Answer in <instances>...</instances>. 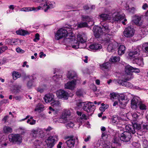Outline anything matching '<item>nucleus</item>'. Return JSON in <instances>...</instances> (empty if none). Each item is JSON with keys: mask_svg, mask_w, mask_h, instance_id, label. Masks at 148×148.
<instances>
[{"mask_svg": "<svg viewBox=\"0 0 148 148\" xmlns=\"http://www.w3.org/2000/svg\"><path fill=\"white\" fill-rule=\"evenodd\" d=\"M68 34V31L65 28H61L57 31L55 35V39L56 40H58L64 38V39L67 36Z\"/></svg>", "mask_w": 148, "mask_h": 148, "instance_id": "4", "label": "nucleus"}, {"mask_svg": "<svg viewBox=\"0 0 148 148\" xmlns=\"http://www.w3.org/2000/svg\"><path fill=\"white\" fill-rule=\"evenodd\" d=\"M133 67L129 65H126L125 68V73H132L131 72H133Z\"/></svg>", "mask_w": 148, "mask_h": 148, "instance_id": "32", "label": "nucleus"}, {"mask_svg": "<svg viewBox=\"0 0 148 148\" xmlns=\"http://www.w3.org/2000/svg\"><path fill=\"white\" fill-rule=\"evenodd\" d=\"M131 137V134L130 133L127 131H124L121 134L120 138L121 140L125 142H128L130 141Z\"/></svg>", "mask_w": 148, "mask_h": 148, "instance_id": "19", "label": "nucleus"}, {"mask_svg": "<svg viewBox=\"0 0 148 148\" xmlns=\"http://www.w3.org/2000/svg\"><path fill=\"white\" fill-rule=\"evenodd\" d=\"M133 72H134L135 73H138L140 72V70L134 67L133 70Z\"/></svg>", "mask_w": 148, "mask_h": 148, "instance_id": "61", "label": "nucleus"}, {"mask_svg": "<svg viewBox=\"0 0 148 148\" xmlns=\"http://www.w3.org/2000/svg\"><path fill=\"white\" fill-rule=\"evenodd\" d=\"M87 26V23L86 22L79 23H78L76 25L73 27V28L75 29H77L78 28L86 27Z\"/></svg>", "mask_w": 148, "mask_h": 148, "instance_id": "25", "label": "nucleus"}, {"mask_svg": "<svg viewBox=\"0 0 148 148\" xmlns=\"http://www.w3.org/2000/svg\"><path fill=\"white\" fill-rule=\"evenodd\" d=\"M140 51L139 49H137L135 51H132L129 53V58L130 59L137 58V57L140 54Z\"/></svg>", "mask_w": 148, "mask_h": 148, "instance_id": "22", "label": "nucleus"}, {"mask_svg": "<svg viewBox=\"0 0 148 148\" xmlns=\"http://www.w3.org/2000/svg\"><path fill=\"white\" fill-rule=\"evenodd\" d=\"M82 20L83 21H87L89 22L92 20V19L91 18L86 16H82Z\"/></svg>", "mask_w": 148, "mask_h": 148, "instance_id": "41", "label": "nucleus"}, {"mask_svg": "<svg viewBox=\"0 0 148 148\" xmlns=\"http://www.w3.org/2000/svg\"><path fill=\"white\" fill-rule=\"evenodd\" d=\"M143 58L141 57L136 58L135 60V62L139 66H143L144 65Z\"/></svg>", "mask_w": 148, "mask_h": 148, "instance_id": "29", "label": "nucleus"}, {"mask_svg": "<svg viewBox=\"0 0 148 148\" xmlns=\"http://www.w3.org/2000/svg\"><path fill=\"white\" fill-rule=\"evenodd\" d=\"M41 144V142L39 140H35L34 143V148H37L38 146H39V147H40V144Z\"/></svg>", "mask_w": 148, "mask_h": 148, "instance_id": "48", "label": "nucleus"}, {"mask_svg": "<svg viewBox=\"0 0 148 148\" xmlns=\"http://www.w3.org/2000/svg\"><path fill=\"white\" fill-rule=\"evenodd\" d=\"M134 76L132 73H126L125 77L124 78V81H127L132 79Z\"/></svg>", "mask_w": 148, "mask_h": 148, "instance_id": "34", "label": "nucleus"}, {"mask_svg": "<svg viewBox=\"0 0 148 148\" xmlns=\"http://www.w3.org/2000/svg\"><path fill=\"white\" fill-rule=\"evenodd\" d=\"M127 81H124V79H123V81L122 82V85L130 88H132L133 87V85L131 83L127 82Z\"/></svg>", "mask_w": 148, "mask_h": 148, "instance_id": "33", "label": "nucleus"}, {"mask_svg": "<svg viewBox=\"0 0 148 148\" xmlns=\"http://www.w3.org/2000/svg\"><path fill=\"white\" fill-rule=\"evenodd\" d=\"M110 30L108 28V25H104L102 26V27H97L96 29L94 31V33L95 37L97 38L102 35H106V38L105 39V43H106L112 40H112L113 35L108 34Z\"/></svg>", "mask_w": 148, "mask_h": 148, "instance_id": "2", "label": "nucleus"}, {"mask_svg": "<svg viewBox=\"0 0 148 148\" xmlns=\"http://www.w3.org/2000/svg\"><path fill=\"white\" fill-rule=\"evenodd\" d=\"M124 14H122L120 12H116L112 14V19L113 22H119L124 19Z\"/></svg>", "mask_w": 148, "mask_h": 148, "instance_id": "9", "label": "nucleus"}, {"mask_svg": "<svg viewBox=\"0 0 148 148\" xmlns=\"http://www.w3.org/2000/svg\"><path fill=\"white\" fill-rule=\"evenodd\" d=\"M140 109L142 110H146L147 108V106L144 104L142 103L141 101L140 104L139 105Z\"/></svg>", "mask_w": 148, "mask_h": 148, "instance_id": "49", "label": "nucleus"}, {"mask_svg": "<svg viewBox=\"0 0 148 148\" xmlns=\"http://www.w3.org/2000/svg\"><path fill=\"white\" fill-rule=\"evenodd\" d=\"M54 96L52 94H47L45 95L43 99L47 103L54 101Z\"/></svg>", "mask_w": 148, "mask_h": 148, "instance_id": "21", "label": "nucleus"}, {"mask_svg": "<svg viewBox=\"0 0 148 148\" xmlns=\"http://www.w3.org/2000/svg\"><path fill=\"white\" fill-rule=\"evenodd\" d=\"M125 48L123 45H120L118 49V53L119 55H121L123 54L125 52Z\"/></svg>", "mask_w": 148, "mask_h": 148, "instance_id": "28", "label": "nucleus"}, {"mask_svg": "<svg viewBox=\"0 0 148 148\" xmlns=\"http://www.w3.org/2000/svg\"><path fill=\"white\" fill-rule=\"evenodd\" d=\"M51 105L53 107H57L60 106L61 103L59 101H55L54 99V101H53L51 103Z\"/></svg>", "mask_w": 148, "mask_h": 148, "instance_id": "38", "label": "nucleus"}, {"mask_svg": "<svg viewBox=\"0 0 148 148\" xmlns=\"http://www.w3.org/2000/svg\"><path fill=\"white\" fill-rule=\"evenodd\" d=\"M71 115V112L68 109L64 110L62 112L60 118L59 119L58 122L59 123L66 122L67 121V118Z\"/></svg>", "mask_w": 148, "mask_h": 148, "instance_id": "10", "label": "nucleus"}, {"mask_svg": "<svg viewBox=\"0 0 148 148\" xmlns=\"http://www.w3.org/2000/svg\"><path fill=\"white\" fill-rule=\"evenodd\" d=\"M79 81V79H74L71 81L68 82L65 84L64 85V87L66 89L73 90L75 87L77 81Z\"/></svg>", "mask_w": 148, "mask_h": 148, "instance_id": "16", "label": "nucleus"}, {"mask_svg": "<svg viewBox=\"0 0 148 148\" xmlns=\"http://www.w3.org/2000/svg\"><path fill=\"white\" fill-rule=\"evenodd\" d=\"M9 116L8 115H6L5 116L4 118L2 119V121L4 123H6L7 122V120L9 118Z\"/></svg>", "mask_w": 148, "mask_h": 148, "instance_id": "59", "label": "nucleus"}, {"mask_svg": "<svg viewBox=\"0 0 148 148\" xmlns=\"http://www.w3.org/2000/svg\"><path fill=\"white\" fill-rule=\"evenodd\" d=\"M40 39L39 35L38 34H35V38L34 39V42H36Z\"/></svg>", "mask_w": 148, "mask_h": 148, "instance_id": "58", "label": "nucleus"}, {"mask_svg": "<svg viewBox=\"0 0 148 148\" xmlns=\"http://www.w3.org/2000/svg\"><path fill=\"white\" fill-rule=\"evenodd\" d=\"M38 135L41 136L43 134L44 132L43 130L42 129L38 128Z\"/></svg>", "mask_w": 148, "mask_h": 148, "instance_id": "57", "label": "nucleus"}, {"mask_svg": "<svg viewBox=\"0 0 148 148\" xmlns=\"http://www.w3.org/2000/svg\"><path fill=\"white\" fill-rule=\"evenodd\" d=\"M111 64L109 62H107L100 64V67L101 69L102 70L109 69L111 67Z\"/></svg>", "mask_w": 148, "mask_h": 148, "instance_id": "27", "label": "nucleus"}, {"mask_svg": "<svg viewBox=\"0 0 148 148\" xmlns=\"http://www.w3.org/2000/svg\"><path fill=\"white\" fill-rule=\"evenodd\" d=\"M123 81V79H114L113 81V82L115 84L118 83L119 84L122 85Z\"/></svg>", "mask_w": 148, "mask_h": 148, "instance_id": "53", "label": "nucleus"}, {"mask_svg": "<svg viewBox=\"0 0 148 148\" xmlns=\"http://www.w3.org/2000/svg\"><path fill=\"white\" fill-rule=\"evenodd\" d=\"M44 107L40 103L38 104L36 106L35 109V111L40 112L43 110Z\"/></svg>", "mask_w": 148, "mask_h": 148, "instance_id": "35", "label": "nucleus"}, {"mask_svg": "<svg viewBox=\"0 0 148 148\" xmlns=\"http://www.w3.org/2000/svg\"><path fill=\"white\" fill-rule=\"evenodd\" d=\"M142 48L145 53H148V43L144 44L142 46Z\"/></svg>", "mask_w": 148, "mask_h": 148, "instance_id": "45", "label": "nucleus"}, {"mask_svg": "<svg viewBox=\"0 0 148 148\" xmlns=\"http://www.w3.org/2000/svg\"><path fill=\"white\" fill-rule=\"evenodd\" d=\"M19 40L18 39H11V45H16L17 44L18 41H19Z\"/></svg>", "mask_w": 148, "mask_h": 148, "instance_id": "55", "label": "nucleus"}, {"mask_svg": "<svg viewBox=\"0 0 148 148\" xmlns=\"http://www.w3.org/2000/svg\"><path fill=\"white\" fill-rule=\"evenodd\" d=\"M141 18V16L136 15L133 21L136 25L143 28H145L148 26V25L143 22L140 21Z\"/></svg>", "mask_w": 148, "mask_h": 148, "instance_id": "12", "label": "nucleus"}, {"mask_svg": "<svg viewBox=\"0 0 148 148\" xmlns=\"http://www.w3.org/2000/svg\"><path fill=\"white\" fill-rule=\"evenodd\" d=\"M33 81L30 80L28 81L27 84V86L29 88H30L32 86Z\"/></svg>", "mask_w": 148, "mask_h": 148, "instance_id": "60", "label": "nucleus"}, {"mask_svg": "<svg viewBox=\"0 0 148 148\" xmlns=\"http://www.w3.org/2000/svg\"><path fill=\"white\" fill-rule=\"evenodd\" d=\"M83 108L85 111L88 113H90V115H91L93 113L95 109V107L93 103L88 102L84 104Z\"/></svg>", "mask_w": 148, "mask_h": 148, "instance_id": "8", "label": "nucleus"}, {"mask_svg": "<svg viewBox=\"0 0 148 148\" xmlns=\"http://www.w3.org/2000/svg\"><path fill=\"white\" fill-rule=\"evenodd\" d=\"M46 86L45 85H44L43 87H39L37 88V90L38 92L41 93L43 92L44 90L46 89Z\"/></svg>", "mask_w": 148, "mask_h": 148, "instance_id": "44", "label": "nucleus"}, {"mask_svg": "<svg viewBox=\"0 0 148 148\" xmlns=\"http://www.w3.org/2000/svg\"><path fill=\"white\" fill-rule=\"evenodd\" d=\"M58 137L56 135L51 136L48 137L46 142L49 148H52L58 140Z\"/></svg>", "mask_w": 148, "mask_h": 148, "instance_id": "6", "label": "nucleus"}, {"mask_svg": "<svg viewBox=\"0 0 148 148\" xmlns=\"http://www.w3.org/2000/svg\"><path fill=\"white\" fill-rule=\"evenodd\" d=\"M8 49L7 46H3L0 48V54L4 52L6 50Z\"/></svg>", "mask_w": 148, "mask_h": 148, "instance_id": "51", "label": "nucleus"}, {"mask_svg": "<svg viewBox=\"0 0 148 148\" xmlns=\"http://www.w3.org/2000/svg\"><path fill=\"white\" fill-rule=\"evenodd\" d=\"M66 139H68L66 142L67 146L71 148L73 147L75 141H77V138L73 136H67Z\"/></svg>", "mask_w": 148, "mask_h": 148, "instance_id": "14", "label": "nucleus"}, {"mask_svg": "<svg viewBox=\"0 0 148 148\" xmlns=\"http://www.w3.org/2000/svg\"><path fill=\"white\" fill-rule=\"evenodd\" d=\"M141 128L140 127V129ZM141 129L144 130L143 131V132L147 131V130H148V124L143 125Z\"/></svg>", "mask_w": 148, "mask_h": 148, "instance_id": "54", "label": "nucleus"}, {"mask_svg": "<svg viewBox=\"0 0 148 148\" xmlns=\"http://www.w3.org/2000/svg\"><path fill=\"white\" fill-rule=\"evenodd\" d=\"M56 94L59 99L63 100H67L69 96V94L67 92L62 89L57 90Z\"/></svg>", "mask_w": 148, "mask_h": 148, "instance_id": "11", "label": "nucleus"}, {"mask_svg": "<svg viewBox=\"0 0 148 148\" xmlns=\"http://www.w3.org/2000/svg\"><path fill=\"white\" fill-rule=\"evenodd\" d=\"M16 51L17 53H23L25 52L24 50L21 49L19 47L17 48L16 49Z\"/></svg>", "mask_w": 148, "mask_h": 148, "instance_id": "56", "label": "nucleus"}, {"mask_svg": "<svg viewBox=\"0 0 148 148\" xmlns=\"http://www.w3.org/2000/svg\"><path fill=\"white\" fill-rule=\"evenodd\" d=\"M133 117L134 118V119H137L138 117V116L136 113H134L132 114Z\"/></svg>", "mask_w": 148, "mask_h": 148, "instance_id": "64", "label": "nucleus"}, {"mask_svg": "<svg viewBox=\"0 0 148 148\" xmlns=\"http://www.w3.org/2000/svg\"><path fill=\"white\" fill-rule=\"evenodd\" d=\"M27 123L30 125H34L36 123V121L34 119L30 120V119H28L27 121Z\"/></svg>", "mask_w": 148, "mask_h": 148, "instance_id": "52", "label": "nucleus"}, {"mask_svg": "<svg viewBox=\"0 0 148 148\" xmlns=\"http://www.w3.org/2000/svg\"><path fill=\"white\" fill-rule=\"evenodd\" d=\"M105 44L108 45L107 50L109 52L113 51L114 49L116 48L118 46L117 43L114 40H112Z\"/></svg>", "mask_w": 148, "mask_h": 148, "instance_id": "17", "label": "nucleus"}, {"mask_svg": "<svg viewBox=\"0 0 148 148\" xmlns=\"http://www.w3.org/2000/svg\"><path fill=\"white\" fill-rule=\"evenodd\" d=\"M16 33L22 36L25 35L28 33L27 31L23 29L17 31Z\"/></svg>", "mask_w": 148, "mask_h": 148, "instance_id": "36", "label": "nucleus"}, {"mask_svg": "<svg viewBox=\"0 0 148 148\" xmlns=\"http://www.w3.org/2000/svg\"><path fill=\"white\" fill-rule=\"evenodd\" d=\"M120 60V57L119 56H112L110 59V61L113 62H119Z\"/></svg>", "mask_w": 148, "mask_h": 148, "instance_id": "37", "label": "nucleus"}, {"mask_svg": "<svg viewBox=\"0 0 148 148\" xmlns=\"http://www.w3.org/2000/svg\"><path fill=\"white\" fill-rule=\"evenodd\" d=\"M83 119H86V116L84 114L82 115V116H80L78 117L77 119V121L78 122H82V120Z\"/></svg>", "mask_w": 148, "mask_h": 148, "instance_id": "46", "label": "nucleus"}, {"mask_svg": "<svg viewBox=\"0 0 148 148\" xmlns=\"http://www.w3.org/2000/svg\"><path fill=\"white\" fill-rule=\"evenodd\" d=\"M19 132H20V135H25V133H26L27 130H25L23 127H20L18 129Z\"/></svg>", "mask_w": 148, "mask_h": 148, "instance_id": "43", "label": "nucleus"}, {"mask_svg": "<svg viewBox=\"0 0 148 148\" xmlns=\"http://www.w3.org/2000/svg\"><path fill=\"white\" fill-rule=\"evenodd\" d=\"M21 88V85L17 84L14 85L12 86V92L15 94H16L20 92Z\"/></svg>", "mask_w": 148, "mask_h": 148, "instance_id": "23", "label": "nucleus"}, {"mask_svg": "<svg viewBox=\"0 0 148 148\" xmlns=\"http://www.w3.org/2000/svg\"><path fill=\"white\" fill-rule=\"evenodd\" d=\"M40 5L41 8H42L44 10V11L46 12L48 9L54 8L55 6V3L54 2H48L45 3H41Z\"/></svg>", "mask_w": 148, "mask_h": 148, "instance_id": "15", "label": "nucleus"}, {"mask_svg": "<svg viewBox=\"0 0 148 148\" xmlns=\"http://www.w3.org/2000/svg\"><path fill=\"white\" fill-rule=\"evenodd\" d=\"M13 78L14 80H15L21 76V74L18 72H13L12 73Z\"/></svg>", "mask_w": 148, "mask_h": 148, "instance_id": "39", "label": "nucleus"}, {"mask_svg": "<svg viewBox=\"0 0 148 148\" xmlns=\"http://www.w3.org/2000/svg\"><path fill=\"white\" fill-rule=\"evenodd\" d=\"M123 33L125 37L127 38H131L134 35L135 30L133 27H128L125 29Z\"/></svg>", "mask_w": 148, "mask_h": 148, "instance_id": "13", "label": "nucleus"}, {"mask_svg": "<svg viewBox=\"0 0 148 148\" xmlns=\"http://www.w3.org/2000/svg\"><path fill=\"white\" fill-rule=\"evenodd\" d=\"M10 141L12 143L19 144L21 143L22 136L20 134H10L8 136Z\"/></svg>", "mask_w": 148, "mask_h": 148, "instance_id": "5", "label": "nucleus"}, {"mask_svg": "<svg viewBox=\"0 0 148 148\" xmlns=\"http://www.w3.org/2000/svg\"><path fill=\"white\" fill-rule=\"evenodd\" d=\"M102 47L101 45L99 44H94L89 46L90 48L93 50L100 49L102 48Z\"/></svg>", "mask_w": 148, "mask_h": 148, "instance_id": "24", "label": "nucleus"}, {"mask_svg": "<svg viewBox=\"0 0 148 148\" xmlns=\"http://www.w3.org/2000/svg\"><path fill=\"white\" fill-rule=\"evenodd\" d=\"M77 76L76 73L74 71L69 72L67 75V77L70 79H73L77 77Z\"/></svg>", "mask_w": 148, "mask_h": 148, "instance_id": "31", "label": "nucleus"}, {"mask_svg": "<svg viewBox=\"0 0 148 148\" xmlns=\"http://www.w3.org/2000/svg\"><path fill=\"white\" fill-rule=\"evenodd\" d=\"M98 18L100 21H105L112 19V17L111 15L104 13L99 14Z\"/></svg>", "mask_w": 148, "mask_h": 148, "instance_id": "20", "label": "nucleus"}, {"mask_svg": "<svg viewBox=\"0 0 148 148\" xmlns=\"http://www.w3.org/2000/svg\"><path fill=\"white\" fill-rule=\"evenodd\" d=\"M3 133L5 134H9L12 132V129L8 126H4L3 129Z\"/></svg>", "mask_w": 148, "mask_h": 148, "instance_id": "30", "label": "nucleus"}, {"mask_svg": "<svg viewBox=\"0 0 148 148\" xmlns=\"http://www.w3.org/2000/svg\"><path fill=\"white\" fill-rule=\"evenodd\" d=\"M110 97L111 100L118 99L119 101V106L121 108L123 109L125 108L126 105L127 103L128 100L125 98L123 94H119L117 93L113 92L110 93Z\"/></svg>", "mask_w": 148, "mask_h": 148, "instance_id": "3", "label": "nucleus"}, {"mask_svg": "<svg viewBox=\"0 0 148 148\" xmlns=\"http://www.w3.org/2000/svg\"><path fill=\"white\" fill-rule=\"evenodd\" d=\"M25 8V12L31 11H37L40 10L41 8V7L40 6H39L35 8L34 7H26Z\"/></svg>", "mask_w": 148, "mask_h": 148, "instance_id": "26", "label": "nucleus"}, {"mask_svg": "<svg viewBox=\"0 0 148 148\" xmlns=\"http://www.w3.org/2000/svg\"><path fill=\"white\" fill-rule=\"evenodd\" d=\"M87 37L86 35L83 34H78L77 36V40H75V37L73 36L70 38L64 39V42L67 45L74 49L83 48L80 46V44L85 43L86 42Z\"/></svg>", "mask_w": 148, "mask_h": 148, "instance_id": "1", "label": "nucleus"}, {"mask_svg": "<svg viewBox=\"0 0 148 148\" xmlns=\"http://www.w3.org/2000/svg\"><path fill=\"white\" fill-rule=\"evenodd\" d=\"M111 119L112 123L117 124L119 121L118 116L116 115H114L112 117Z\"/></svg>", "mask_w": 148, "mask_h": 148, "instance_id": "40", "label": "nucleus"}, {"mask_svg": "<svg viewBox=\"0 0 148 148\" xmlns=\"http://www.w3.org/2000/svg\"><path fill=\"white\" fill-rule=\"evenodd\" d=\"M141 101L140 99L138 97H135L131 101V108L133 109L136 108L139 106Z\"/></svg>", "mask_w": 148, "mask_h": 148, "instance_id": "18", "label": "nucleus"}, {"mask_svg": "<svg viewBox=\"0 0 148 148\" xmlns=\"http://www.w3.org/2000/svg\"><path fill=\"white\" fill-rule=\"evenodd\" d=\"M53 129V128L52 127L49 126L47 128H45L44 130L45 131L47 132H49L52 130Z\"/></svg>", "mask_w": 148, "mask_h": 148, "instance_id": "62", "label": "nucleus"}, {"mask_svg": "<svg viewBox=\"0 0 148 148\" xmlns=\"http://www.w3.org/2000/svg\"><path fill=\"white\" fill-rule=\"evenodd\" d=\"M148 7V5L147 3H145L143 4L142 6V8L143 10H146Z\"/></svg>", "mask_w": 148, "mask_h": 148, "instance_id": "63", "label": "nucleus"}, {"mask_svg": "<svg viewBox=\"0 0 148 148\" xmlns=\"http://www.w3.org/2000/svg\"><path fill=\"white\" fill-rule=\"evenodd\" d=\"M108 108V105H105L103 103L101 104V106L99 108V110L101 112H104Z\"/></svg>", "mask_w": 148, "mask_h": 148, "instance_id": "47", "label": "nucleus"}, {"mask_svg": "<svg viewBox=\"0 0 148 148\" xmlns=\"http://www.w3.org/2000/svg\"><path fill=\"white\" fill-rule=\"evenodd\" d=\"M38 134V128L36 129H32L31 131V134L34 138H35Z\"/></svg>", "mask_w": 148, "mask_h": 148, "instance_id": "42", "label": "nucleus"}, {"mask_svg": "<svg viewBox=\"0 0 148 148\" xmlns=\"http://www.w3.org/2000/svg\"><path fill=\"white\" fill-rule=\"evenodd\" d=\"M75 125L73 122L69 121L67 122L66 124V126L68 128L69 127H72Z\"/></svg>", "mask_w": 148, "mask_h": 148, "instance_id": "50", "label": "nucleus"}, {"mask_svg": "<svg viewBox=\"0 0 148 148\" xmlns=\"http://www.w3.org/2000/svg\"><path fill=\"white\" fill-rule=\"evenodd\" d=\"M125 131L130 133L131 134H134L136 132V130L140 129V126L139 124L134 123L133 125H127L125 126Z\"/></svg>", "mask_w": 148, "mask_h": 148, "instance_id": "7", "label": "nucleus"}]
</instances>
